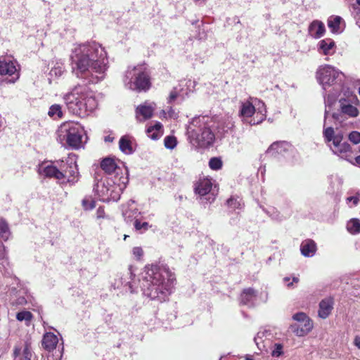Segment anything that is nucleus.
Instances as JSON below:
<instances>
[{"mask_svg": "<svg viewBox=\"0 0 360 360\" xmlns=\"http://www.w3.org/2000/svg\"><path fill=\"white\" fill-rule=\"evenodd\" d=\"M343 77L344 75L342 72L330 65L320 66L317 70L316 79L325 91L328 87L335 86L333 87L335 91V93L324 95V101L326 106H330L335 101Z\"/></svg>", "mask_w": 360, "mask_h": 360, "instance_id": "obj_6", "label": "nucleus"}, {"mask_svg": "<svg viewBox=\"0 0 360 360\" xmlns=\"http://www.w3.org/2000/svg\"><path fill=\"white\" fill-rule=\"evenodd\" d=\"M123 82L127 89L138 91H147L150 86V77L143 65L129 67Z\"/></svg>", "mask_w": 360, "mask_h": 360, "instance_id": "obj_8", "label": "nucleus"}, {"mask_svg": "<svg viewBox=\"0 0 360 360\" xmlns=\"http://www.w3.org/2000/svg\"><path fill=\"white\" fill-rule=\"evenodd\" d=\"M356 3L360 6V0H356Z\"/></svg>", "mask_w": 360, "mask_h": 360, "instance_id": "obj_63", "label": "nucleus"}, {"mask_svg": "<svg viewBox=\"0 0 360 360\" xmlns=\"http://www.w3.org/2000/svg\"><path fill=\"white\" fill-rule=\"evenodd\" d=\"M68 111L80 117L92 112L98 106V102L91 92L82 85H76L63 97Z\"/></svg>", "mask_w": 360, "mask_h": 360, "instance_id": "obj_3", "label": "nucleus"}, {"mask_svg": "<svg viewBox=\"0 0 360 360\" xmlns=\"http://www.w3.org/2000/svg\"><path fill=\"white\" fill-rule=\"evenodd\" d=\"M293 281H294V282H296V283H297V282H298V278H297L294 277V278H293Z\"/></svg>", "mask_w": 360, "mask_h": 360, "instance_id": "obj_59", "label": "nucleus"}, {"mask_svg": "<svg viewBox=\"0 0 360 360\" xmlns=\"http://www.w3.org/2000/svg\"><path fill=\"white\" fill-rule=\"evenodd\" d=\"M328 27L333 34H340L345 28V22L338 15H331L327 20Z\"/></svg>", "mask_w": 360, "mask_h": 360, "instance_id": "obj_16", "label": "nucleus"}, {"mask_svg": "<svg viewBox=\"0 0 360 360\" xmlns=\"http://www.w3.org/2000/svg\"><path fill=\"white\" fill-rule=\"evenodd\" d=\"M355 162L357 165H360V155L355 158Z\"/></svg>", "mask_w": 360, "mask_h": 360, "instance_id": "obj_57", "label": "nucleus"}, {"mask_svg": "<svg viewBox=\"0 0 360 360\" xmlns=\"http://www.w3.org/2000/svg\"><path fill=\"white\" fill-rule=\"evenodd\" d=\"M162 127V125L160 122H157L155 125L149 127L146 130L148 136L153 140L158 139L161 136L160 130Z\"/></svg>", "mask_w": 360, "mask_h": 360, "instance_id": "obj_33", "label": "nucleus"}, {"mask_svg": "<svg viewBox=\"0 0 360 360\" xmlns=\"http://www.w3.org/2000/svg\"><path fill=\"white\" fill-rule=\"evenodd\" d=\"M309 34L315 39L321 37L325 32L326 28L324 24L319 20H314L309 26Z\"/></svg>", "mask_w": 360, "mask_h": 360, "instance_id": "obj_23", "label": "nucleus"}, {"mask_svg": "<svg viewBox=\"0 0 360 360\" xmlns=\"http://www.w3.org/2000/svg\"><path fill=\"white\" fill-rule=\"evenodd\" d=\"M14 356V360H31L32 354L28 347L26 346L22 353H20V349L15 348Z\"/></svg>", "mask_w": 360, "mask_h": 360, "instance_id": "obj_34", "label": "nucleus"}, {"mask_svg": "<svg viewBox=\"0 0 360 360\" xmlns=\"http://www.w3.org/2000/svg\"><path fill=\"white\" fill-rule=\"evenodd\" d=\"M132 254L136 259L140 260L143 255V251L141 247H134L132 249Z\"/></svg>", "mask_w": 360, "mask_h": 360, "instance_id": "obj_50", "label": "nucleus"}, {"mask_svg": "<svg viewBox=\"0 0 360 360\" xmlns=\"http://www.w3.org/2000/svg\"><path fill=\"white\" fill-rule=\"evenodd\" d=\"M327 116H328V111H327V110H325V116H324L323 131V137H324L325 141L326 143H329L330 141L334 143V140L336 139L338 134H335L334 129L331 127H325Z\"/></svg>", "mask_w": 360, "mask_h": 360, "instance_id": "obj_30", "label": "nucleus"}, {"mask_svg": "<svg viewBox=\"0 0 360 360\" xmlns=\"http://www.w3.org/2000/svg\"><path fill=\"white\" fill-rule=\"evenodd\" d=\"M349 202H352L354 205H356L359 202V198L357 196H350L347 198Z\"/></svg>", "mask_w": 360, "mask_h": 360, "instance_id": "obj_54", "label": "nucleus"}, {"mask_svg": "<svg viewBox=\"0 0 360 360\" xmlns=\"http://www.w3.org/2000/svg\"><path fill=\"white\" fill-rule=\"evenodd\" d=\"M283 345L280 343H276L274 346V349L271 352V355L273 356L278 357L283 354Z\"/></svg>", "mask_w": 360, "mask_h": 360, "instance_id": "obj_48", "label": "nucleus"}, {"mask_svg": "<svg viewBox=\"0 0 360 360\" xmlns=\"http://www.w3.org/2000/svg\"><path fill=\"white\" fill-rule=\"evenodd\" d=\"M349 140L354 144H358L360 143V132L357 131H353L349 134Z\"/></svg>", "mask_w": 360, "mask_h": 360, "instance_id": "obj_47", "label": "nucleus"}, {"mask_svg": "<svg viewBox=\"0 0 360 360\" xmlns=\"http://www.w3.org/2000/svg\"><path fill=\"white\" fill-rule=\"evenodd\" d=\"M214 122V127L217 131V134L220 136H224L232 131L234 127V123L229 117H224L218 120L217 121L213 120Z\"/></svg>", "mask_w": 360, "mask_h": 360, "instance_id": "obj_13", "label": "nucleus"}, {"mask_svg": "<svg viewBox=\"0 0 360 360\" xmlns=\"http://www.w3.org/2000/svg\"><path fill=\"white\" fill-rule=\"evenodd\" d=\"M354 344L359 349H360V337L357 336L355 338Z\"/></svg>", "mask_w": 360, "mask_h": 360, "instance_id": "obj_55", "label": "nucleus"}, {"mask_svg": "<svg viewBox=\"0 0 360 360\" xmlns=\"http://www.w3.org/2000/svg\"><path fill=\"white\" fill-rule=\"evenodd\" d=\"M271 335L270 332L266 330H260L257 333L254 338V341L260 351L265 348L264 341L266 340L267 336Z\"/></svg>", "mask_w": 360, "mask_h": 360, "instance_id": "obj_32", "label": "nucleus"}, {"mask_svg": "<svg viewBox=\"0 0 360 360\" xmlns=\"http://www.w3.org/2000/svg\"><path fill=\"white\" fill-rule=\"evenodd\" d=\"M26 303H27V299L23 296L19 297L15 301V304H17V305H24Z\"/></svg>", "mask_w": 360, "mask_h": 360, "instance_id": "obj_53", "label": "nucleus"}, {"mask_svg": "<svg viewBox=\"0 0 360 360\" xmlns=\"http://www.w3.org/2000/svg\"><path fill=\"white\" fill-rule=\"evenodd\" d=\"M318 51L323 55H333L335 51V43L330 38L322 39L318 44Z\"/></svg>", "mask_w": 360, "mask_h": 360, "instance_id": "obj_22", "label": "nucleus"}, {"mask_svg": "<svg viewBox=\"0 0 360 360\" xmlns=\"http://www.w3.org/2000/svg\"><path fill=\"white\" fill-rule=\"evenodd\" d=\"M292 319L297 321L298 323H306L307 322H311L307 314L304 312H298L292 316Z\"/></svg>", "mask_w": 360, "mask_h": 360, "instance_id": "obj_42", "label": "nucleus"}, {"mask_svg": "<svg viewBox=\"0 0 360 360\" xmlns=\"http://www.w3.org/2000/svg\"><path fill=\"white\" fill-rule=\"evenodd\" d=\"M65 72V66L63 64L57 63L54 67L51 68L49 72V76L51 78H58L60 77Z\"/></svg>", "mask_w": 360, "mask_h": 360, "instance_id": "obj_39", "label": "nucleus"}, {"mask_svg": "<svg viewBox=\"0 0 360 360\" xmlns=\"http://www.w3.org/2000/svg\"><path fill=\"white\" fill-rule=\"evenodd\" d=\"M264 112H263L259 108V112H257L256 117H254L253 120L250 122V124L254 125L262 122L266 117L265 109L264 110Z\"/></svg>", "mask_w": 360, "mask_h": 360, "instance_id": "obj_46", "label": "nucleus"}, {"mask_svg": "<svg viewBox=\"0 0 360 360\" xmlns=\"http://www.w3.org/2000/svg\"><path fill=\"white\" fill-rule=\"evenodd\" d=\"M58 342V337L53 333H46L42 340L44 348L48 351L53 350Z\"/></svg>", "mask_w": 360, "mask_h": 360, "instance_id": "obj_27", "label": "nucleus"}, {"mask_svg": "<svg viewBox=\"0 0 360 360\" xmlns=\"http://www.w3.org/2000/svg\"><path fill=\"white\" fill-rule=\"evenodd\" d=\"M269 213V216L271 217L272 219L281 221L285 219V217L280 214V212L276 210H273L272 212Z\"/></svg>", "mask_w": 360, "mask_h": 360, "instance_id": "obj_51", "label": "nucleus"}, {"mask_svg": "<svg viewBox=\"0 0 360 360\" xmlns=\"http://www.w3.org/2000/svg\"><path fill=\"white\" fill-rule=\"evenodd\" d=\"M72 74L87 84H97L105 76L108 58L104 48L95 42L75 46L70 55Z\"/></svg>", "mask_w": 360, "mask_h": 360, "instance_id": "obj_1", "label": "nucleus"}, {"mask_svg": "<svg viewBox=\"0 0 360 360\" xmlns=\"http://www.w3.org/2000/svg\"><path fill=\"white\" fill-rule=\"evenodd\" d=\"M342 134H338L334 140V143H333L331 150L334 154L338 155L340 158L352 162L351 147L347 142H342Z\"/></svg>", "mask_w": 360, "mask_h": 360, "instance_id": "obj_10", "label": "nucleus"}, {"mask_svg": "<svg viewBox=\"0 0 360 360\" xmlns=\"http://www.w3.org/2000/svg\"><path fill=\"white\" fill-rule=\"evenodd\" d=\"M255 112V108L250 101L242 102L239 115L243 118L252 117Z\"/></svg>", "mask_w": 360, "mask_h": 360, "instance_id": "obj_29", "label": "nucleus"}, {"mask_svg": "<svg viewBox=\"0 0 360 360\" xmlns=\"http://www.w3.org/2000/svg\"><path fill=\"white\" fill-rule=\"evenodd\" d=\"M209 166L214 170L220 169L222 167V161L219 158H212L209 161Z\"/></svg>", "mask_w": 360, "mask_h": 360, "instance_id": "obj_45", "label": "nucleus"}, {"mask_svg": "<svg viewBox=\"0 0 360 360\" xmlns=\"http://www.w3.org/2000/svg\"><path fill=\"white\" fill-rule=\"evenodd\" d=\"M134 226L136 231H139L140 233H143L151 227V226L148 222H141L139 219H136V220L134 221Z\"/></svg>", "mask_w": 360, "mask_h": 360, "instance_id": "obj_41", "label": "nucleus"}, {"mask_svg": "<svg viewBox=\"0 0 360 360\" xmlns=\"http://www.w3.org/2000/svg\"><path fill=\"white\" fill-rule=\"evenodd\" d=\"M61 172L64 176L61 179L60 184H74L78 181L79 175L75 163L71 162L70 165H63Z\"/></svg>", "mask_w": 360, "mask_h": 360, "instance_id": "obj_11", "label": "nucleus"}, {"mask_svg": "<svg viewBox=\"0 0 360 360\" xmlns=\"http://www.w3.org/2000/svg\"><path fill=\"white\" fill-rule=\"evenodd\" d=\"M289 280H290V278H288V277H285V278H284V281H288Z\"/></svg>", "mask_w": 360, "mask_h": 360, "instance_id": "obj_62", "label": "nucleus"}, {"mask_svg": "<svg viewBox=\"0 0 360 360\" xmlns=\"http://www.w3.org/2000/svg\"><path fill=\"white\" fill-rule=\"evenodd\" d=\"M101 167L108 175H114V179L120 178V174L123 175L122 169L112 158H104L101 162Z\"/></svg>", "mask_w": 360, "mask_h": 360, "instance_id": "obj_12", "label": "nucleus"}, {"mask_svg": "<svg viewBox=\"0 0 360 360\" xmlns=\"http://www.w3.org/2000/svg\"><path fill=\"white\" fill-rule=\"evenodd\" d=\"M119 147L120 150L127 155H130L134 153L131 141L128 136H123L120 138Z\"/></svg>", "mask_w": 360, "mask_h": 360, "instance_id": "obj_31", "label": "nucleus"}, {"mask_svg": "<svg viewBox=\"0 0 360 360\" xmlns=\"http://www.w3.org/2000/svg\"><path fill=\"white\" fill-rule=\"evenodd\" d=\"M114 138L111 137L110 136H107L105 137V142H112L113 141Z\"/></svg>", "mask_w": 360, "mask_h": 360, "instance_id": "obj_56", "label": "nucleus"}, {"mask_svg": "<svg viewBox=\"0 0 360 360\" xmlns=\"http://www.w3.org/2000/svg\"><path fill=\"white\" fill-rule=\"evenodd\" d=\"M133 204L134 201H131L126 205L123 206L122 216L127 223H130L132 221H134L136 219H138V216L141 214L137 208L132 206Z\"/></svg>", "mask_w": 360, "mask_h": 360, "instance_id": "obj_19", "label": "nucleus"}, {"mask_svg": "<svg viewBox=\"0 0 360 360\" xmlns=\"http://www.w3.org/2000/svg\"><path fill=\"white\" fill-rule=\"evenodd\" d=\"M214 124L213 119L207 116L194 117L188 129L191 143L202 148L211 146L215 139V134L211 129Z\"/></svg>", "mask_w": 360, "mask_h": 360, "instance_id": "obj_4", "label": "nucleus"}, {"mask_svg": "<svg viewBox=\"0 0 360 360\" xmlns=\"http://www.w3.org/2000/svg\"><path fill=\"white\" fill-rule=\"evenodd\" d=\"M96 181L94 191L100 200L103 202L117 201L127 186L128 178L124 175H121L120 178L116 177V179L103 176Z\"/></svg>", "mask_w": 360, "mask_h": 360, "instance_id": "obj_5", "label": "nucleus"}, {"mask_svg": "<svg viewBox=\"0 0 360 360\" xmlns=\"http://www.w3.org/2000/svg\"><path fill=\"white\" fill-rule=\"evenodd\" d=\"M177 141L174 136H167L164 139V144L165 148L168 149H173L176 147Z\"/></svg>", "mask_w": 360, "mask_h": 360, "instance_id": "obj_43", "label": "nucleus"}, {"mask_svg": "<svg viewBox=\"0 0 360 360\" xmlns=\"http://www.w3.org/2000/svg\"><path fill=\"white\" fill-rule=\"evenodd\" d=\"M341 112L342 113L352 117H355L359 115L358 109L351 104H341Z\"/></svg>", "mask_w": 360, "mask_h": 360, "instance_id": "obj_35", "label": "nucleus"}, {"mask_svg": "<svg viewBox=\"0 0 360 360\" xmlns=\"http://www.w3.org/2000/svg\"><path fill=\"white\" fill-rule=\"evenodd\" d=\"M300 251L303 256L311 257L316 253V244L311 239L305 240L300 245Z\"/></svg>", "mask_w": 360, "mask_h": 360, "instance_id": "obj_25", "label": "nucleus"}, {"mask_svg": "<svg viewBox=\"0 0 360 360\" xmlns=\"http://www.w3.org/2000/svg\"><path fill=\"white\" fill-rule=\"evenodd\" d=\"M333 308V300L330 297L322 300L319 303V316L326 319Z\"/></svg>", "mask_w": 360, "mask_h": 360, "instance_id": "obj_24", "label": "nucleus"}, {"mask_svg": "<svg viewBox=\"0 0 360 360\" xmlns=\"http://www.w3.org/2000/svg\"><path fill=\"white\" fill-rule=\"evenodd\" d=\"M227 204L230 207L233 209L239 208V206L240 205L239 202L232 198L227 200Z\"/></svg>", "mask_w": 360, "mask_h": 360, "instance_id": "obj_52", "label": "nucleus"}, {"mask_svg": "<svg viewBox=\"0 0 360 360\" xmlns=\"http://www.w3.org/2000/svg\"><path fill=\"white\" fill-rule=\"evenodd\" d=\"M177 98H180V97L179 96V92H178L176 88L174 86L169 95L167 102L169 103H171Z\"/></svg>", "mask_w": 360, "mask_h": 360, "instance_id": "obj_49", "label": "nucleus"}, {"mask_svg": "<svg viewBox=\"0 0 360 360\" xmlns=\"http://www.w3.org/2000/svg\"><path fill=\"white\" fill-rule=\"evenodd\" d=\"M38 172L39 174L49 178H54L60 183L61 181V179L64 176L61 169H58L53 165H46L45 163L41 164L39 167Z\"/></svg>", "mask_w": 360, "mask_h": 360, "instance_id": "obj_14", "label": "nucleus"}, {"mask_svg": "<svg viewBox=\"0 0 360 360\" xmlns=\"http://www.w3.org/2000/svg\"><path fill=\"white\" fill-rule=\"evenodd\" d=\"M195 86V82L191 79H184L180 81L179 84L176 86L181 101H184L189 94L193 91V89Z\"/></svg>", "mask_w": 360, "mask_h": 360, "instance_id": "obj_18", "label": "nucleus"}, {"mask_svg": "<svg viewBox=\"0 0 360 360\" xmlns=\"http://www.w3.org/2000/svg\"><path fill=\"white\" fill-rule=\"evenodd\" d=\"M127 237H128V236H127V235H124V240H126V238H127Z\"/></svg>", "mask_w": 360, "mask_h": 360, "instance_id": "obj_64", "label": "nucleus"}, {"mask_svg": "<svg viewBox=\"0 0 360 360\" xmlns=\"http://www.w3.org/2000/svg\"><path fill=\"white\" fill-rule=\"evenodd\" d=\"M85 210H91L96 207V202L91 198H85L82 201Z\"/></svg>", "mask_w": 360, "mask_h": 360, "instance_id": "obj_44", "label": "nucleus"}, {"mask_svg": "<svg viewBox=\"0 0 360 360\" xmlns=\"http://www.w3.org/2000/svg\"><path fill=\"white\" fill-rule=\"evenodd\" d=\"M245 360H253V359L252 358L248 356L245 358Z\"/></svg>", "mask_w": 360, "mask_h": 360, "instance_id": "obj_61", "label": "nucleus"}, {"mask_svg": "<svg viewBox=\"0 0 360 360\" xmlns=\"http://www.w3.org/2000/svg\"><path fill=\"white\" fill-rule=\"evenodd\" d=\"M33 319L32 314L29 311H22L16 314V319L19 321H25L26 326H29Z\"/></svg>", "mask_w": 360, "mask_h": 360, "instance_id": "obj_36", "label": "nucleus"}, {"mask_svg": "<svg viewBox=\"0 0 360 360\" xmlns=\"http://www.w3.org/2000/svg\"><path fill=\"white\" fill-rule=\"evenodd\" d=\"M48 115L51 117L61 118L62 116H63V112H62L61 106L60 105H58V104L52 105L49 108V110Z\"/></svg>", "mask_w": 360, "mask_h": 360, "instance_id": "obj_40", "label": "nucleus"}, {"mask_svg": "<svg viewBox=\"0 0 360 360\" xmlns=\"http://www.w3.org/2000/svg\"><path fill=\"white\" fill-rule=\"evenodd\" d=\"M313 328V325L311 322H307L304 324L303 323H295L292 324L290 326L292 332H293L297 336L302 337L306 335L308 333L311 331Z\"/></svg>", "mask_w": 360, "mask_h": 360, "instance_id": "obj_26", "label": "nucleus"}, {"mask_svg": "<svg viewBox=\"0 0 360 360\" xmlns=\"http://www.w3.org/2000/svg\"><path fill=\"white\" fill-rule=\"evenodd\" d=\"M333 118H334V119H338V117H337V115H336L335 113H334V114L333 115Z\"/></svg>", "mask_w": 360, "mask_h": 360, "instance_id": "obj_60", "label": "nucleus"}, {"mask_svg": "<svg viewBox=\"0 0 360 360\" xmlns=\"http://www.w3.org/2000/svg\"><path fill=\"white\" fill-rule=\"evenodd\" d=\"M212 187V183L211 179H200L195 188V193H198L201 196L209 194Z\"/></svg>", "mask_w": 360, "mask_h": 360, "instance_id": "obj_28", "label": "nucleus"}, {"mask_svg": "<svg viewBox=\"0 0 360 360\" xmlns=\"http://www.w3.org/2000/svg\"><path fill=\"white\" fill-rule=\"evenodd\" d=\"M135 274H134V269L132 266H129L126 271L118 281H116V284L119 286L120 284L125 288L126 291L134 292L133 282L134 281Z\"/></svg>", "mask_w": 360, "mask_h": 360, "instance_id": "obj_15", "label": "nucleus"}, {"mask_svg": "<svg viewBox=\"0 0 360 360\" xmlns=\"http://www.w3.org/2000/svg\"><path fill=\"white\" fill-rule=\"evenodd\" d=\"M11 232L8 225L4 219H0V237L7 240L10 236Z\"/></svg>", "mask_w": 360, "mask_h": 360, "instance_id": "obj_38", "label": "nucleus"}, {"mask_svg": "<svg viewBox=\"0 0 360 360\" xmlns=\"http://www.w3.org/2000/svg\"><path fill=\"white\" fill-rule=\"evenodd\" d=\"M153 108L150 104L145 103L136 108V118L140 122H143L153 116Z\"/></svg>", "mask_w": 360, "mask_h": 360, "instance_id": "obj_21", "label": "nucleus"}, {"mask_svg": "<svg viewBox=\"0 0 360 360\" xmlns=\"http://www.w3.org/2000/svg\"><path fill=\"white\" fill-rule=\"evenodd\" d=\"M84 129L78 123L64 122L57 130V140L62 145L78 149L83 145Z\"/></svg>", "mask_w": 360, "mask_h": 360, "instance_id": "obj_7", "label": "nucleus"}, {"mask_svg": "<svg viewBox=\"0 0 360 360\" xmlns=\"http://www.w3.org/2000/svg\"><path fill=\"white\" fill-rule=\"evenodd\" d=\"M291 147L292 146L286 141H276L269 147L266 153L276 157L278 155H284Z\"/></svg>", "mask_w": 360, "mask_h": 360, "instance_id": "obj_17", "label": "nucleus"}, {"mask_svg": "<svg viewBox=\"0 0 360 360\" xmlns=\"http://www.w3.org/2000/svg\"><path fill=\"white\" fill-rule=\"evenodd\" d=\"M257 295V292L253 288L244 289L240 295V304L249 307H254Z\"/></svg>", "mask_w": 360, "mask_h": 360, "instance_id": "obj_20", "label": "nucleus"}, {"mask_svg": "<svg viewBox=\"0 0 360 360\" xmlns=\"http://www.w3.org/2000/svg\"><path fill=\"white\" fill-rule=\"evenodd\" d=\"M347 229L348 231L352 234L360 233V220L358 219H352L347 222Z\"/></svg>", "mask_w": 360, "mask_h": 360, "instance_id": "obj_37", "label": "nucleus"}, {"mask_svg": "<svg viewBox=\"0 0 360 360\" xmlns=\"http://www.w3.org/2000/svg\"><path fill=\"white\" fill-rule=\"evenodd\" d=\"M210 202H212L214 200V198L212 197V198H210V196L208 197V198H207Z\"/></svg>", "mask_w": 360, "mask_h": 360, "instance_id": "obj_58", "label": "nucleus"}, {"mask_svg": "<svg viewBox=\"0 0 360 360\" xmlns=\"http://www.w3.org/2000/svg\"><path fill=\"white\" fill-rule=\"evenodd\" d=\"M174 281V275L167 266H146L141 282L143 294L151 300L165 302L172 293Z\"/></svg>", "mask_w": 360, "mask_h": 360, "instance_id": "obj_2", "label": "nucleus"}, {"mask_svg": "<svg viewBox=\"0 0 360 360\" xmlns=\"http://www.w3.org/2000/svg\"><path fill=\"white\" fill-rule=\"evenodd\" d=\"M18 63L15 60L6 58H0V75L2 76H9L10 83H14L20 76Z\"/></svg>", "mask_w": 360, "mask_h": 360, "instance_id": "obj_9", "label": "nucleus"}]
</instances>
